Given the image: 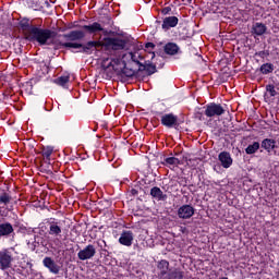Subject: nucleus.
<instances>
[{"mask_svg":"<svg viewBox=\"0 0 279 279\" xmlns=\"http://www.w3.org/2000/svg\"><path fill=\"white\" fill-rule=\"evenodd\" d=\"M56 36H58V33L51 29L32 26L28 29L26 39L31 43H38L39 45H54Z\"/></svg>","mask_w":279,"mask_h":279,"instance_id":"obj_1","label":"nucleus"},{"mask_svg":"<svg viewBox=\"0 0 279 279\" xmlns=\"http://www.w3.org/2000/svg\"><path fill=\"white\" fill-rule=\"evenodd\" d=\"M221 114H226V109L221 104L210 102L206 105L205 117H221Z\"/></svg>","mask_w":279,"mask_h":279,"instance_id":"obj_2","label":"nucleus"},{"mask_svg":"<svg viewBox=\"0 0 279 279\" xmlns=\"http://www.w3.org/2000/svg\"><path fill=\"white\" fill-rule=\"evenodd\" d=\"M119 65V60L117 59H105L102 60V69L107 73V77H112L117 73V66Z\"/></svg>","mask_w":279,"mask_h":279,"instance_id":"obj_3","label":"nucleus"},{"mask_svg":"<svg viewBox=\"0 0 279 279\" xmlns=\"http://www.w3.org/2000/svg\"><path fill=\"white\" fill-rule=\"evenodd\" d=\"M14 258L12 257V253L9 250L0 251V269L5 271V269H10L12 267V262Z\"/></svg>","mask_w":279,"mask_h":279,"instance_id":"obj_4","label":"nucleus"},{"mask_svg":"<svg viewBox=\"0 0 279 279\" xmlns=\"http://www.w3.org/2000/svg\"><path fill=\"white\" fill-rule=\"evenodd\" d=\"M97 254V248L93 244H88L83 250L77 253V258L80 260H90Z\"/></svg>","mask_w":279,"mask_h":279,"instance_id":"obj_5","label":"nucleus"},{"mask_svg":"<svg viewBox=\"0 0 279 279\" xmlns=\"http://www.w3.org/2000/svg\"><path fill=\"white\" fill-rule=\"evenodd\" d=\"M107 47L113 51H121V49H125V40L120 38H108Z\"/></svg>","mask_w":279,"mask_h":279,"instance_id":"obj_6","label":"nucleus"},{"mask_svg":"<svg viewBox=\"0 0 279 279\" xmlns=\"http://www.w3.org/2000/svg\"><path fill=\"white\" fill-rule=\"evenodd\" d=\"M132 243H134V233L132 231H123L119 238V244L132 247Z\"/></svg>","mask_w":279,"mask_h":279,"instance_id":"obj_7","label":"nucleus"},{"mask_svg":"<svg viewBox=\"0 0 279 279\" xmlns=\"http://www.w3.org/2000/svg\"><path fill=\"white\" fill-rule=\"evenodd\" d=\"M161 125H165V128H174V125H178V116L173 113L161 116Z\"/></svg>","mask_w":279,"mask_h":279,"instance_id":"obj_8","label":"nucleus"},{"mask_svg":"<svg viewBox=\"0 0 279 279\" xmlns=\"http://www.w3.org/2000/svg\"><path fill=\"white\" fill-rule=\"evenodd\" d=\"M218 160L223 169H230L232 167V156L228 151H221L218 155Z\"/></svg>","mask_w":279,"mask_h":279,"instance_id":"obj_9","label":"nucleus"},{"mask_svg":"<svg viewBox=\"0 0 279 279\" xmlns=\"http://www.w3.org/2000/svg\"><path fill=\"white\" fill-rule=\"evenodd\" d=\"M178 215L180 219H191L192 215H195V208L191 205H183L179 208Z\"/></svg>","mask_w":279,"mask_h":279,"instance_id":"obj_10","label":"nucleus"},{"mask_svg":"<svg viewBox=\"0 0 279 279\" xmlns=\"http://www.w3.org/2000/svg\"><path fill=\"white\" fill-rule=\"evenodd\" d=\"M43 265L44 267L49 269L51 274H60V266H58V264H56V262L51 257H45L43 260Z\"/></svg>","mask_w":279,"mask_h":279,"instance_id":"obj_11","label":"nucleus"},{"mask_svg":"<svg viewBox=\"0 0 279 279\" xmlns=\"http://www.w3.org/2000/svg\"><path fill=\"white\" fill-rule=\"evenodd\" d=\"M85 36L86 34L84 33V31H72L64 34L63 38H65V40H70V43H75V40H82L83 38H85Z\"/></svg>","mask_w":279,"mask_h":279,"instance_id":"obj_12","label":"nucleus"},{"mask_svg":"<svg viewBox=\"0 0 279 279\" xmlns=\"http://www.w3.org/2000/svg\"><path fill=\"white\" fill-rule=\"evenodd\" d=\"M14 234V227L10 222L0 223V238H5Z\"/></svg>","mask_w":279,"mask_h":279,"instance_id":"obj_13","label":"nucleus"},{"mask_svg":"<svg viewBox=\"0 0 279 279\" xmlns=\"http://www.w3.org/2000/svg\"><path fill=\"white\" fill-rule=\"evenodd\" d=\"M83 29H85V32H87L88 34H99V32H102L104 34H106L104 26H101V24L97 22H94L93 24H89V25H84Z\"/></svg>","mask_w":279,"mask_h":279,"instance_id":"obj_14","label":"nucleus"},{"mask_svg":"<svg viewBox=\"0 0 279 279\" xmlns=\"http://www.w3.org/2000/svg\"><path fill=\"white\" fill-rule=\"evenodd\" d=\"M48 234H50V236H61L62 235V227H60V222L50 221Z\"/></svg>","mask_w":279,"mask_h":279,"instance_id":"obj_15","label":"nucleus"},{"mask_svg":"<svg viewBox=\"0 0 279 279\" xmlns=\"http://www.w3.org/2000/svg\"><path fill=\"white\" fill-rule=\"evenodd\" d=\"M178 22L179 20L177 16H168L163 20L161 27L165 29V32H167L171 29V27H177Z\"/></svg>","mask_w":279,"mask_h":279,"instance_id":"obj_16","label":"nucleus"},{"mask_svg":"<svg viewBox=\"0 0 279 279\" xmlns=\"http://www.w3.org/2000/svg\"><path fill=\"white\" fill-rule=\"evenodd\" d=\"M124 60H131L132 62H135V64H138L141 66V60H143V56H141V52L135 51V52H126L124 54Z\"/></svg>","mask_w":279,"mask_h":279,"instance_id":"obj_17","label":"nucleus"},{"mask_svg":"<svg viewBox=\"0 0 279 279\" xmlns=\"http://www.w3.org/2000/svg\"><path fill=\"white\" fill-rule=\"evenodd\" d=\"M150 195H151V197H154L158 202H166V199H167V194H165L162 192V190H160V187H158V186H154L150 190Z\"/></svg>","mask_w":279,"mask_h":279,"instance_id":"obj_18","label":"nucleus"},{"mask_svg":"<svg viewBox=\"0 0 279 279\" xmlns=\"http://www.w3.org/2000/svg\"><path fill=\"white\" fill-rule=\"evenodd\" d=\"M99 47L98 41H88L85 46L82 45L81 50H78L80 53H93L95 49Z\"/></svg>","mask_w":279,"mask_h":279,"instance_id":"obj_19","label":"nucleus"},{"mask_svg":"<svg viewBox=\"0 0 279 279\" xmlns=\"http://www.w3.org/2000/svg\"><path fill=\"white\" fill-rule=\"evenodd\" d=\"M157 269H159V274H158L159 279L166 277L169 272V263L165 259L160 260L157 265Z\"/></svg>","mask_w":279,"mask_h":279,"instance_id":"obj_20","label":"nucleus"},{"mask_svg":"<svg viewBox=\"0 0 279 279\" xmlns=\"http://www.w3.org/2000/svg\"><path fill=\"white\" fill-rule=\"evenodd\" d=\"M161 279H184V272L178 268L170 269Z\"/></svg>","mask_w":279,"mask_h":279,"instance_id":"obj_21","label":"nucleus"},{"mask_svg":"<svg viewBox=\"0 0 279 279\" xmlns=\"http://www.w3.org/2000/svg\"><path fill=\"white\" fill-rule=\"evenodd\" d=\"M267 32V25L263 23H255L252 26V34H255V36H263Z\"/></svg>","mask_w":279,"mask_h":279,"instance_id":"obj_22","label":"nucleus"},{"mask_svg":"<svg viewBox=\"0 0 279 279\" xmlns=\"http://www.w3.org/2000/svg\"><path fill=\"white\" fill-rule=\"evenodd\" d=\"M180 51V46H178L175 43H168L165 46V52L168 56H177V53Z\"/></svg>","mask_w":279,"mask_h":279,"instance_id":"obj_23","label":"nucleus"},{"mask_svg":"<svg viewBox=\"0 0 279 279\" xmlns=\"http://www.w3.org/2000/svg\"><path fill=\"white\" fill-rule=\"evenodd\" d=\"M262 147L268 153L274 151V149H276V141L271 138H265L262 142Z\"/></svg>","mask_w":279,"mask_h":279,"instance_id":"obj_24","label":"nucleus"},{"mask_svg":"<svg viewBox=\"0 0 279 279\" xmlns=\"http://www.w3.org/2000/svg\"><path fill=\"white\" fill-rule=\"evenodd\" d=\"M138 71H146L148 75H154L156 73V65L151 63L141 64Z\"/></svg>","mask_w":279,"mask_h":279,"instance_id":"obj_25","label":"nucleus"},{"mask_svg":"<svg viewBox=\"0 0 279 279\" xmlns=\"http://www.w3.org/2000/svg\"><path fill=\"white\" fill-rule=\"evenodd\" d=\"M257 149H260V143L254 142L245 148V153L248 155L256 154Z\"/></svg>","mask_w":279,"mask_h":279,"instance_id":"obj_26","label":"nucleus"},{"mask_svg":"<svg viewBox=\"0 0 279 279\" xmlns=\"http://www.w3.org/2000/svg\"><path fill=\"white\" fill-rule=\"evenodd\" d=\"M163 165H166V167H178V165H180V159L175 157H168L165 159Z\"/></svg>","mask_w":279,"mask_h":279,"instance_id":"obj_27","label":"nucleus"},{"mask_svg":"<svg viewBox=\"0 0 279 279\" xmlns=\"http://www.w3.org/2000/svg\"><path fill=\"white\" fill-rule=\"evenodd\" d=\"M260 72L263 75H269V73H274V65L271 63H264L260 66Z\"/></svg>","mask_w":279,"mask_h":279,"instance_id":"obj_28","label":"nucleus"},{"mask_svg":"<svg viewBox=\"0 0 279 279\" xmlns=\"http://www.w3.org/2000/svg\"><path fill=\"white\" fill-rule=\"evenodd\" d=\"M61 47H63V49H82V44L69 41L61 44Z\"/></svg>","mask_w":279,"mask_h":279,"instance_id":"obj_29","label":"nucleus"},{"mask_svg":"<svg viewBox=\"0 0 279 279\" xmlns=\"http://www.w3.org/2000/svg\"><path fill=\"white\" fill-rule=\"evenodd\" d=\"M71 77L69 75H63V76H60L58 77L56 81H54V84H58V86H66V83L70 82Z\"/></svg>","mask_w":279,"mask_h":279,"instance_id":"obj_30","label":"nucleus"},{"mask_svg":"<svg viewBox=\"0 0 279 279\" xmlns=\"http://www.w3.org/2000/svg\"><path fill=\"white\" fill-rule=\"evenodd\" d=\"M41 154L44 158H47V160H49V158H51V155L53 154V147L51 146L44 147L41 150Z\"/></svg>","mask_w":279,"mask_h":279,"instance_id":"obj_31","label":"nucleus"},{"mask_svg":"<svg viewBox=\"0 0 279 279\" xmlns=\"http://www.w3.org/2000/svg\"><path fill=\"white\" fill-rule=\"evenodd\" d=\"M10 202H12V196H10V194L2 193L0 195V204H4V206H8V204H10Z\"/></svg>","mask_w":279,"mask_h":279,"instance_id":"obj_32","label":"nucleus"},{"mask_svg":"<svg viewBox=\"0 0 279 279\" xmlns=\"http://www.w3.org/2000/svg\"><path fill=\"white\" fill-rule=\"evenodd\" d=\"M266 92H267V95H269V97H276L277 95L276 87L274 85H267Z\"/></svg>","mask_w":279,"mask_h":279,"instance_id":"obj_33","label":"nucleus"},{"mask_svg":"<svg viewBox=\"0 0 279 279\" xmlns=\"http://www.w3.org/2000/svg\"><path fill=\"white\" fill-rule=\"evenodd\" d=\"M136 71H134L133 69H128V68H124L122 70V74L125 75V77H134Z\"/></svg>","mask_w":279,"mask_h":279,"instance_id":"obj_34","label":"nucleus"},{"mask_svg":"<svg viewBox=\"0 0 279 279\" xmlns=\"http://www.w3.org/2000/svg\"><path fill=\"white\" fill-rule=\"evenodd\" d=\"M169 12H171L170 7H166L161 10V14H169Z\"/></svg>","mask_w":279,"mask_h":279,"instance_id":"obj_35","label":"nucleus"},{"mask_svg":"<svg viewBox=\"0 0 279 279\" xmlns=\"http://www.w3.org/2000/svg\"><path fill=\"white\" fill-rule=\"evenodd\" d=\"M146 49H154V47H156V45H154V43H147L145 45Z\"/></svg>","mask_w":279,"mask_h":279,"instance_id":"obj_36","label":"nucleus"},{"mask_svg":"<svg viewBox=\"0 0 279 279\" xmlns=\"http://www.w3.org/2000/svg\"><path fill=\"white\" fill-rule=\"evenodd\" d=\"M48 173L51 174V170H49Z\"/></svg>","mask_w":279,"mask_h":279,"instance_id":"obj_37","label":"nucleus"}]
</instances>
